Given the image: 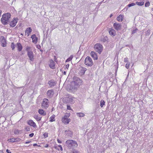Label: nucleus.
Masks as SVG:
<instances>
[{
  "label": "nucleus",
  "instance_id": "1",
  "mask_svg": "<svg viewBox=\"0 0 153 153\" xmlns=\"http://www.w3.org/2000/svg\"><path fill=\"white\" fill-rule=\"evenodd\" d=\"M65 144L67 147L70 149L76 148L78 146L77 142L73 140H68L66 141Z\"/></svg>",
  "mask_w": 153,
  "mask_h": 153
},
{
  "label": "nucleus",
  "instance_id": "2",
  "mask_svg": "<svg viewBox=\"0 0 153 153\" xmlns=\"http://www.w3.org/2000/svg\"><path fill=\"white\" fill-rule=\"evenodd\" d=\"M82 80L78 77H75L74 81L72 83V89H76L78 88L79 86L82 84Z\"/></svg>",
  "mask_w": 153,
  "mask_h": 153
},
{
  "label": "nucleus",
  "instance_id": "3",
  "mask_svg": "<svg viewBox=\"0 0 153 153\" xmlns=\"http://www.w3.org/2000/svg\"><path fill=\"white\" fill-rule=\"evenodd\" d=\"M11 15L10 13H5L3 15L1 19L2 23L4 25H6L9 22Z\"/></svg>",
  "mask_w": 153,
  "mask_h": 153
},
{
  "label": "nucleus",
  "instance_id": "4",
  "mask_svg": "<svg viewBox=\"0 0 153 153\" xmlns=\"http://www.w3.org/2000/svg\"><path fill=\"white\" fill-rule=\"evenodd\" d=\"M94 48L96 51L100 54L101 53L103 50V47L101 44L99 43H97L96 44L94 45Z\"/></svg>",
  "mask_w": 153,
  "mask_h": 153
},
{
  "label": "nucleus",
  "instance_id": "5",
  "mask_svg": "<svg viewBox=\"0 0 153 153\" xmlns=\"http://www.w3.org/2000/svg\"><path fill=\"white\" fill-rule=\"evenodd\" d=\"M70 116V113H66L64 117L62 118V121L65 124H68L71 121V119H68V117Z\"/></svg>",
  "mask_w": 153,
  "mask_h": 153
},
{
  "label": "nucleus",
  "instance_id": "6",
  "mask_svg": "<svg viewBox=\"0 0 153 153\" xmlns=\"http://www.w3.org/2000/svg\"><path fill=\"white\" fill-rule=\"evenodd\" d=\"M85 64L88 66H92L93 65V62L92 59L90 57L87 56L85 59Z\"/></svg>",
  "mask_w": 153,
  "mask_h": 153
},
{
  "label": "nucleus",
  "instance_id": "7",
  "mask_svg": "<svg viewBox=\"0 0 153 153\" xmlns=\"http://www.w3.org/2000/svg\"><path fill=\"white\" fill-rule=\"evenodd\" d=\"M74 97L71 96H68V97H65L62 99V101L64 102L68 103L73 102V100L74 99Z\"/></svg>",
  "mask_w": 153,
  "mask_h": 153
},
{
  "label": "nucleus",
  "instance_id": "8",
  "mask_svg": "<svg viewBox=\"0 0 153 153\" xmlns=\"http://www.w3.org/2000/svg\"><path fill=\"white\" fill-rule=\"evenodd\" d=\"M49 102L48 100L47 99H44L42 103V106L43 108L46 109L49 106Z\"/></svg>",
  "mask_w": 153,
  "mask_h": 153
},
{
  "label": "nucleus",
  "instance_id": "9",
  "mask_svg": "<svg viewBox=\"0 0 153 153\" xmlns=\"http://www.w3.org/2000/svg\"><path fill=\"white\" fill-rule=\"evenodd\" d=\"M29 59L32 61H33L34 59V55L32 51H28L27 53Z\"/></svg>",
  "mask_w": 153,
  "mask_h": 153
},
{
  "label": "nucleus",
  "instance_id": "10",
  "mask_svg": "<svg viewBox=\"0 0 153 153\" xmlns=\"http://www.w3.org/2000/svg\"><path fill=\"white\" fill-rule=\"evenodd\" d=\"M87 69L85 68L80 67L79 68V74L80 76L83 75Z\"/></svg>",
  "mask_w": 153,
  "mask_h": 153
},
{
  "label": "nucleus",
  "instance_id": "11",
  "mask_svg": "<svg viewBox=\"0 0 153 153\" xmlns=\"http://www.w3.org/2000/svg\"><path fill=\"white\" fill-rule=\"evenodd\" d=\"M113 26L115 29L117 30H121L122 25L120 23H114L113 24Z\"/></svg>",
  "mask_w": 153,
  "mask_h": 153
},
{
  "label": "nucleus",
  "instance_id": "12",
  "mask_svg": "<svg viewBox=\"0 0 153 153\" xmlns=\"http://www.w3.org/2000/svg\"><path fill=\"white\" fill-rule=\"evenodd\" d=\"M18 19L14 18L13 20L10 23V27H15L18 22Z\"/></svg>",
  "mask_w": 153,
  "mask_h": 153
},
{
  "label": "nucleus",
  "instance_id": "13",
  "mask_svg": "<svg viewBox=\"0 0 153 153\" xmlns=\"http://www.w3.org/2000/svg\"><path fill=\"white\" fill-rule=\"evenodd\" d=\"M2 39L1 40V46L3 47H5L6 46L7 42L6 41V40L4 37L3 36H2L1 37Z\"/></svg>",
  "mask_w": 153,
  "mask_h": 153
},
{
  "label": "nucleus",
  "instance_id": "14",
  "mask_svg": "<svg viewBox=\"0 0 153 153\" xmlns=\"http://www.w3.org/2000/svg\"><path fill=\"white\" fill-rule=\"evenodd\" d=\"M31 38L32 39V42L33 43L36 44L37 43L38 39L35 34L32 35L31 37Z\"/></svg>",
  "mask_w": 153,
  "mask_h": 153
},
{
  "label": "nucleus",
  "instance_id": "15",
  "mask_svg": "<svg viewBox=\"0 0 153 153\" xmlns=\"http://www.w3.org/2000/svg\"><path fill=\"white\" fill-rule=\"evenodd\" d=\"M47 94L49 97L51 98L53 96L54 92L53 90H49L47 91Z\"/></svg>",
  "mask_w": 153,
  "mask_h": 153
},
{
  "label": "nucleus",
  "instance_id": "16",
  "mask_svg": "<svg viewBox=\"0 0 153 153\" xmlns=\"http://www.w3.org/2000/svg\"><path fill=\"white\" fill-rule=\"evenodd\" d=\"M27 124L34 128H35L36 126V123L32 120H29L27 122Z\"/></svg>",
  "mask_w": 153,
  "mask_h": 153
},
{
  "label": "nucleus",
  "instance_id": "17",
  "mask_svg": "<svg viewBox=\"0 0 153 153\" xmlns=\"http://www.w3.org/2000/svg\"><path fill=\"white\" fill-rule=\"evenodd\" d=\"M55 62L53 60H50V63L49 64V66L52 69L55 68Z\"/></svg>",
  "mask_w": 153,
  "mask_h": 153
},
{
  "label": "nucleus",
  "instance_id": "18",
  "mask_svg": "<svg viewBox=\"0 0 153 153\" xmlns=\"http://www.w3.org/2000/svg\"><path fill=\"white\" fill-rule=\"evenodd\" d=\"M91 56L93 58L94 60H97V56L96 53L94 51H91L90 53Z\"/></svg>",
  "mask_w": 153,
  "mask_h": 153
},
{
  "label": "nucleus",
  "instance_id": "19",
  "mask_svg": "<svg viewBox=\"0 0 153 153\" xmlns=\"http://www.w3.org/2000/svg\"><path fill=\"white\" fill-rule=\"evenodd\" d=\"M32 29L30 27L27 28L25 31V33L26 34H27V36L29 35V34L32 32Z\"/></svg>",
  "mask_w": 153,
  "mask_h": 153
},
{
  "label": "nucleus",
  "instance_id": "20",
  "mask_svg": "<svg viewBox=\"0 0 153 153\" xmlns=\"http://www.w3.org/2000/svg\"><path fill=\"white\" fill-rule=\"evenodd\" d=\"M48 84L50 87H52L55 85L56 83L54 81L51 80L48 82Z\"/></svg>",
  "mask_w": 153,
  "mask_h": 153
},
{
  "label": "nucleus",
  "instance_id": "21",
  "mask_svg": "<svg viewBox=\"0 0 153 153\" xmlns=\"http://www.w3.org/2000/svg\"><path fill=\"white\" fill-rule=\"evenodd\" d=\"M123 15L120 14L117 17V19L118 22H121L123 21Z\"/></svg>",
  "mask_w": 153,
  "mask_h": 153
},
{
  "label": "nucleus",
  "instance_id": "22",
  "mask_svg": "<svg viewBox=\"0 0 153 153\" xmlns=\"http://www.w3.org/2000/svg\"><path fill=\"white\" fill-rule=\"evenodd\" d=\"M16 45L19 51H21L22 49V47L21 43H17L16 44Z\"/></svg>",
  "mask_w": 153,
  "mask_h": 153
},
{
  "label": "nucleus",
  "instance_id": "23",
  "mask_svg": "<svg viewBox=\"0 0 153 153\" xmlns=\"http://www.w3.org/2000/svg\"><path fill=\"white\" fill-rule=\"evenodd\" d=\"M109 32L110 34L112 36H115L116 33L115 31L113 29H111L109 30Z\"/></svg>",
  "mask_w": 153,
  "mask_h": 153
},
{
  "label": "nucleus",
  "instance_id": "24",
  "mask_svg": "<svg viewBox=\"0 0 153 153\" xmlns=\"http://www.w3.org/2000/svg\"><path fill=\"white\" fill-rule=\"evenodd\" d=\"M65 133L68 136L71 137L72 135V132L70 130H66Z\"/></svg>",
  "mask_w": 153,
  "mask_h": 153
},
{
  "label": "nucleus",
  "instance_id": "25",
  "mask_svg": "<svg viewBox=\"0 0 153 153\" xmlns=\"http://www.w3.org/2000/svg\"><path fill=\"white\" fill-rule=\"evenodd\" d=\"M38 112L40 114L44 116L46 115V113H45L44 111L42 109H39Z\"/></svg>",
  "mask_w": 153,
  "mask_h": 153
},
{
  "label": "nucleus",
  "instance_id": "26",
  "mask_svg": "<svg viewBox=\"0 0 153 153\" xmlns=\"http://www.w3.org/2000/svg\"><path fill=\"white\" fill-rule=\"evenodd\" d=\"M76 114L77 116L79 117H82L85 116V114L82 113H77Z\"/></svg>",
  "mask_w": 153,
  "mask_h": 153
},
{
  "label": "nucleus",
  "instance_id": "27",
  "mask_svg": "<svg viewBox=\"0 0 153 153\" xmlns=\"http://www.w3.org/2000/svg\"><path fill=\"white\" fill-rule=\"evenodd\" d=\"M55 115H53L51 117L49 118V121L51 122H52L55 121Z\"/></svg>",
  "mask_w": 153,
  "mask_h": 153
},
{
  "label": "nucleus",
  "instance_id": "28",
  "mask_svg": "<svg viewBox=\"0 0 153 153\" xmlns=\"http://www.w3.org/2000/svg\"><path fill=\"white\" fill-rule=\"evenodd\" d=\"M34 118L37 121H39L41 120V117H38V116L35 115L33 116Z\"/></svg>",
  "mask_w": 153,
  "mask_h": 153
},
{
  "label": "nucleus",
  "instance_id": "29",
  "mask_svg": "<svg viewBox=\"0 0 153 153\" xmlns=\"http://www.w3.org/2000/svg\"><path fill=\"white\" fill-rule=\"evenodd\" d=\"M16 139H15L14 138H11L9 139H8V141L10 142H14L17 141Z\"/></svg>",
  "mask_w": 153,
  "mask_h": 153
},
{
  "label": "nucleus",
  "instance_id": "30",
  "mask_svg": "<svg viewBox=\"0 0 153 153\" xmlns=\"http://www.w3.org/2000/svg\"><path fill=\"white\" fill-rule=\"evenodd\" d=\"M108 40V38L107 37H104L102 38L101 39L102 41L103 42H107Z\"/></svg>",
  "mask_w": 153,
  "mask_h": 153
},
{
  "label": "nucleus",
  "instance_id": "31",
  "mask_svg": "<svg viewBox=\"0 0 153 153\" xmlns=\"http://www.w3.org/2000/svg\"><path fill=\"white\" fill-rule=\"evenodd\" d=\"M73 58V56L71 55L66 61V62H68L72 60Z\"/></svg>",
  "mask_w": 153,
  "mask_h": 153
},
{
  "label": "nucleus",
  "instance_id": "32",
  "mask_svg": "<svg viewBox=\"0 0 153 153\" xmlns=\"http://www.w3.org/2000/svg\"><path fill=\"white\" fill-rule=\"evenodd\" d=\"M105 102L104 100H102L100 101V106L101 107H103V105H105Z\"/></svg>",
  "mask_w": 153,
  "mask_h": 153
},
{
  "label": "nucleus",
  "instance_id": "33",
  "mask_svg": "<svg viewBox=\"0 0 153 153\" xmlns=\"http://www.w3.org/2000/svg\"><path fill=\"white\" fill-rule=\"evenodd\" d=\"M136 4H137V5L139 6H142L144 4V2H136Z\"/></svg>",
  "mask_w": 153,
  "mask_h": 153
},
{
  "label": "nucleus",
  "instance_id": "34",
  "mask_svg": "<svg viewBox=\"0 0 153 153\" xmlns=\"http://www.w3.org/2000/svg\"><path fill=\"white\" fill-rule=\"evenodd\" d=\"M11 48L13 50H14V49H15V45L13 42L11 44Z\"/></svg>",
  "mask_w": 153,
  "mask_h": 153
},
{
  "label": "nucleus",
  "instance_id": "35",
  "mask_svg": "<svg viewBox=\"0 0 153 153\" xmlns=\"http://www.w3.org/2000/svg\"><path fill=\"white\" fill-rule=\"evenodd\" d=\"M150 30H148L146 32V36H149V34H150Z\"/></svg>",
  "mask_w": 153,
  "mask_h": 153
},
{
  "label": "nucleus",
  "instance_id": "36",
  "mask_svg": "<svg viewBox=\"0 0 153 153\" xmlns=\"http://www.w3.org/2000/svg\"><path fill=\"white\" fill-rule=\"evenodd\" d=\"M135 3H131V4H128V6L129 7H131L132 6H134V5H135Z\"/></svg>",
  "mask_w": 153,
  "mask_h": 153
},
{
  "label": "nucleus",
  "instance_id": "37",
  "mask_svg": "<svg viewBox=\"0 0 153 153\" xmlns=\"http://www.w3.org/2000/svg\"><path fill=\"white\" fill-rule=\"evenodd\" d=\"M150 5V3L148 1L145 3V6L146 7H148Z\"/></svg>",
  "mask_w": 153,
  "mask_h": 153
},
{
  "label": "nucleus",
  "instance_id": "38",
  "mask_svg": "<svg viewBox=\"0 0 153 153\" xmlns=\"http://www.w3.org/2000/svg\"><path fill=\"white\" fill-rule=\"evenodd\" d=\"M44 136L45 138H46L48 136V133L47 132H45L44 134Z\"/></svg>",
  "mask_w": 153,
  "mask_h": 153
},
{
  "label": "nucleus",
  "instance_id": "39",
  "mask_svg": "<svg viewBox=\"0 0 153 153\" xmlns=\"http://www.w3.org/2000/svg\"><path fill=\"white\" fill-rule=\"evenodd\" d=\"M137 28H136V29H135V30H134L132 31V34H134V33H136V32L137 31Z\"/></svg>",
  "mask_w": 153,
  "mask_h": 153
},
{
  "label": "nucleus",
  "instance_id": "40",
  "mask_svg": "<svg viewBox=\"0 0 153 153\" xmlns=\"http://www.w3.org/2000/svg\"><path fill=\"white\" fill-rule=\"evenodd\" d=\"M129 63H127L126 64V68H127V69H128L129 67Z\"/></svg>",
  "mask_w": 153,
  "mask_h": 153
},
{
  "label": "nucleus",
  "instance_id": "41",
  "mask_svg": "<svg viewBox=\"0 0 153 153\" xmlns=\"http://www.w3.org/2000/svg\"><path fill=\"white\" fill-rule=\"evenodd\" d=\"M73 153H79V152L77 150H74L73 152Z\"/></svg>",
  "mask_w": 153,
  "mask_h": 153
},
{
  "label": "nucleus",
  "instance_id": "42",
  "mask_svg": "<svg viewBox=\"0 0 153 153\" xmlns=\"http://www.w3.org/2000/svg\"><path fill=\"white\" fill-rule=\"evenodd\" d=\"M30 47L28 46H27L26 48V50L28 52V51H30L29 50L30 49Z\"/></svg>",
  "mask_w": 153,
  "mask_h": 153
},
{
  "label": "nucleus",
  "instance_id": "43",
  "mask_svg": "<svg viewBox=\"0 0 153 153\" xmlns=\"http://www.w3.org/2000/svg\"><path fill=\"white\" fill-rule=\"evenodd\" d=\"M69 67V65L68 64H67L66 65L65 68V69L67 68V69H68Z\"/></svg>",
  "mask_w": 153,
  "mask_h": 153
},
{
  "label": "nucleus",
  "instance_id": "44",
  "mask_svg": "<svg viewBox=\"0 0 153 153\" xmlns=\"http://www.w3.org/2000/svg\"><path fill=\"white\" fill-rule=\"evenodd\" d=\"M58 146V147H59L60 148V150H61V151H62V146H61V145H59Z\"/></svg>",
  "mask_w": 153,
  "mask_h": 153
},
{
  "label": "nucleus",
  "instance_id": "45",
  "mask_svg": "<svg viewBox=\"0 0 153 153\" xmlns=\"http://www.w3.org/2000/svg\"><path fill=\"white\" fill-rule=\"evenodd\" d=\"M124 62H128V58H125L124 59Z\"/></svg>",
  "mask_w": 153,
  "mask_h": 153
},
{
  "label": "nucleus",
  "instance_id": "46",
  "mask_svg": "<svg viewBox=\"0 0 153 153\" xmlns=\"http://www.w3.org/2000/svg\"><path fill=\"white\" fill-rule=\"evenodd\" d=\"M34 135V134L33 133H32L29 135V136L30 137H33Z\"/></svg>",
  "mask_w": 153,
  "mask_h": 153
},
{
  "label": "nucleus",
  "instance_id": "47",
  "mask_svg": "<svg viewBox=\"0 0 153 153\" xmlns=\"http://www.w3.org/2000/svg\"><path fill=\"white\" fill-rule=\"evenodd\" d=\"M67 109L68 110H71V108L70 106L67 105Z\"/></svg>",
  "mask_w": 153,
  "mask_h": 153
},
{
  "label": "nucleus",
  "instance_id": "48",
  "mask_svg": "<svg viewBox=\"0 0 153 153\" xmlns=\"http://www.w3.org/2000/svg\"><path fill=\"white\" fill-rule=\"evenodd\" d=\"M25 129L27 130V131H28L30 130V128L28 127H27L25 128Z\"/></svg>",
  "mask_w": 153,
  "mask_h": 153
},
{
  "label": "nucleus",
  "instance_id": "49",
  "mask_svg": "<svg viewBox=\"0 0 153 153\" xmlns=\"http://www.w3.org/2000/svg\"><path fill=\"white\" fill-rule=\"evenodd\" d=\"M7 153H11V152L8 149H7L6 151Z\"/></svg>",
  "mask_w": 153,
  "mask_h": 153
},
{
  "label": "nucleus",
  "instance_id": "50",
  "mask_svg": "<svg viewBox=\"0 0 153 153\" xmlns=\"http://www.w3.org/2000/svg\"><path fill=\"white\" fill-rule=\"evenodd\" d=\"M57 141L59 143H62V141L58 139H57Z\"/></svg>",
  "mask_w": 153,
  "mask_h": 153
},
{
  "label": "nucleus",
  "instance_id": "51",
  "mask_svg": "<svg viewBox=\"0 0 153 153\" xmlns=\"http://www.w3.org/2000/svg\"><path fill=\"white\" fill-rule=\"evenodd\" d=\"M30 141H27L25 143H26V144H27V143H30Z\"/></svg>",
  "mask_w": 153,
  "mask_h": 153
},
{
  "label": "nucleus",
  "instance_id": "52",
  "mask_svg": "<svg viewBox=\"0 0 153 153\" xmlns=\"http://www.w3.org/2000/svg\"><path fill=\"white\" fill-rule=\"evenodd\" d=\"M37 146V144L35 143V144H33V146Z\"/></svg>",
  "mask_w": 153,
  "mask_h": 153
},
{
  "label": "nucleus",
  "instance_id": "53",
  "mask_svg": "<svg viewBox=\"0 0 153 153\" xmlns=\"http://www.w3.org/2000/svg\"><path fill=\"white\" fill-rule=\"evenodd\" d=\"M63 73L65 75L66 74V71H64Z\"/></svg>",
  "mask_w": 153,
  "mask_h": 153
},
{
  "label": "nucleus",
  "instance_id": "54",
  "mask_svg": "<svg viewBox=\"0 0 153 153\" xmlns=\"http://www.w3.org/2000/svg\"><path fill=\"white\" fill-rule=\"evenodd\" d=\"M113 16V14H111V15H110V18H111V17H112V16Z\"/></svg>",
  "mask_w": 153,
  "mask_h": 153
},
{
  "label": "nucleus",
  "instance_id": "55",
  "mask_svg": "<svg viewBox=\"0 0 153 153\" xmlns=\"http://www.w3.org/2000/svg\"><path fill=\"white\" fill-rule=\"evenodd\" d=\"M124 27H125V28H126L127 27V26L126 25H125V26H124Z\"/></svg>",
  "mask_w": 153,
  "mask_h": 153
},
{
  "label": "nucleus",
  "instance_id": "56",
  "mask_svg": "<svg viewBox=\"0 0 153 153\" xmlns=\"http://www.w3.org/2000/svg\"><path fill=\"white\" fill-rule=\"evenodd\" d=\"M152 10H153V8H152Z\"/></svg>",
  "mask_w": 153,
  "mask_h": 153
},
{
  "label": "nucleus",
  "instance_id": "57",
  "mask_svg": "<svg viewBox=\"0 0 153 153\" xmlns=\"http://www.w3.org/2000/svg\"><path fill=\"white\" fill-rule=\"evenodd\" d=\"M37 48H39V47H37Z\"/></svg>",
  "mask_w": 153,
  "mask_h": 153
},
{
  "label": "nucleus",
  "instance_id": "58",
  "mask_svg": "<svg viewBox=\"0 0 153 153\" xmlns=\"http://www.w3.org/2000/svg\"><path fill=\"white\" fill-rule=\"evenodd\" d=\"M37 48H39V47H37Z\"/></svg>",
  "mask_w": 153,
  "mask_h": 153
},
{
  "label": "nucleus",
  "instance_id": "59",
  "mask_svg": "<svg viewBox=\"0 0 153 153\" xmlns=\"http://www.w3.org/2000/svg\"><path fill=\"white\" fill-rule=\"evenodd\" d=\"M39 48H40V46H39Z\"/></svg>",
  "mask_w": 153,
  "mask_h": 153
}]
</instances>
